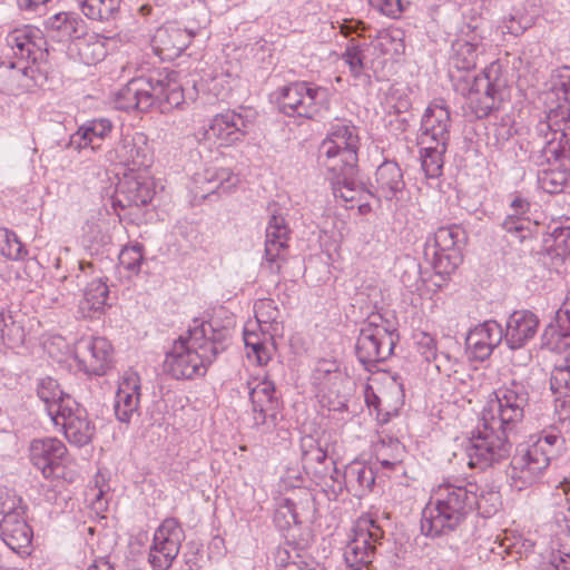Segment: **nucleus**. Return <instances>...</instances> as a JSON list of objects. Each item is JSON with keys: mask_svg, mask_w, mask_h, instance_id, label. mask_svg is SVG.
Instances as JSON below:
<instances>
[{"mask_svg": "<svg viewBox=\"0 0 570 570\" xmlns=\"http://www.w3.org/2000/svg\"><path fill=\"white\" fill-rule=\"evenodd\" d=\"M538 316L527 309L514 311L507 320L503 340L511 350L525 346L537 334Z\"/></svg>", "mask_w": 570, "mask_h": 570, "instance_id": "31", "label": "nucleus"}, {"mask_svg": "<svg viewBox=\"0 0 570 570\" xmlns=\"http://www.w3.org/2000/svg\"><path fill=\"white\" fill-rule=\"evenodd\" d=\"M274 520L276 525L282 530H291L293 527L303 523L298 505L291 499H284L279 503Z\"/></svg>", "mask_w": 570, "mask_h": 570, "instance_id": "50", "label": "nucleus"}, {"mask_svg": "<svg viewBox=\"0 0 570 570\" xmlns=\"http://www.w3.org/2000/svg\"><path fill=\"white\" fill-rule=\"evenodd\" d=\"M503 341V327L497 321L489 320L478 324L466 336V346L472 357L484 361Z\"/></svg>", "mask_w": 570, "mask_h": 570, "instance_id": "30", "label": "nucleus"}, {"mask_svg": "<svg viewBox=\"0 0 570 570\" xmlns=\"http://www.w3.org/2000/svg\"><path fill=\"white\" fill-rule=\"evenodd\" d=\"M377 468L363 461H352L344 470L343 479L345 488L355 497H363L372 491L376 479Z\"/></svg>", "mask_w": 570, "mask_h": 570, "instance_id": "37", "label": "nucleus"}, {"mask_svg": "<svg viewBox=\"0 0 570 570\" xmlns=\"http://www.w3.org/2000/svg\"><path fill=\"white\" fill-rule=\"evenodd\" d=\"M531 204L521 195H514L510 202L507 216L501 223L504 232L520 243L531 238L537 223L529 217Z\"/></svg>", "mask_w": 570, "mask_h": 570, "instance_id": "32", "label": "nucleus"}, {"mask_svg": "<svg viewBox=\"0 0 570 570\" xmlns=\"http://www.w3.org/2000/svg\"><path fill=\"white\" fill-rule=\"evenodd\" d=\"M550 385L554 393H570V352L552 370Z\"/></svg>", "mask_w": 570, "mask_h": 570, "instance_id": "53", "label": "nucleus"}, {"mask_svg": "<svg viewBox=\"0 0 570 570\" xmlns=\"http://www.w3.org/2000/svg\"><path fill=\"white\" fill-rule=\"evenodd\" d=\"M153 184L141 176L126 177L119 181L112 205L121 209L128 207H141L151 202L154 197Z\"/></svg>", "mask_w": 570, "mask_h": 570, "instance_id": "33", "label": "nucleus"}, {"mask_svg": "<svg viewBox=\"0 0 570 570\" xmlns=\"http://www.w3.org/2000/svg\"><path fill=\"white\" fill-rule=\"evenodd\" d=\"M529 27L530 20L527 17L512 14L504 17L501 24L502 32L513 36L522 35Z\"/></svg>", "mask_w": 570, "mask_h": 570, "instance_id": "60", "label": "nucleus"}, {"mask_svg": "<svg viewBox=\"0 0 570 570\" xmlns=\"http://www.w3.org/2000/svg\"><path fill=\"white\" fill-rule=\"evenodd\" d=\"M549 167L538 171V185L548 194H560L570 190V165L561 159H551Z\"/></svg>", "mask_w": 570, "mask_h": 570, "instance_id": "38", "label": "nucleus"}, {"mask_svg": "<svg viewBox=\"0 0 570 570\" xmlns=\"http://www.w3.org/2000/svg\"><path fill=\"white\" fill-rule=\"evenodd\" d=\"M82 13L92 20H109L120 8L121 0H78Z\"/></svg>", "mask_w": 570, "mask_h": 570, "instance_id": "47", "label": "nucleus"}, {"mask_svg": "<svg viewBox=\"0 0 570 570\" xmlns=\"http://www.w3.org/2000/svg\"><path fill=\"white\" fill-rule=\"evenodd\" d=\"M404 446L397 439L382 438L374 445V458L381 469L394 470L403 460Z\"/></svg>", "mask_w": 570, "mask_h": 570, "instance_id": "43", "label": "nucleus"}, {"mask_svg": "<svg viewBox=\"0 0 570 570\" xmlns=\"http://www.w3.org/2000/svg\"><path fill=\"white\" fill-rule=\"evenodd\" d=\"M273 97L287 117L314 119L330 107V89L311 81H293L277 88Z\"/></svg>", "mask_w": 570, "mask_h": 570, "instance_id": "9", "label": "nucleus"}, {"mask_svg": "<svg viewBox=\"0 0 570 570\" xmlns=\"http://www.w3.org/2000/svg\"><path fill=\"white\" fill-rule=\"evenodd\" d=\"M361 147L360 130L352 120L335 118L327 127L318 147V160L327 171L357 167Z\"/></svg>", "mask_w": 570, "mask_h": 570, "instance_id": "6", "label": "nucleus"}, {"mask_svg": "<svg viewBox=\"0 0 570 570\" xmlns=\"http://www.w3.org/2000/svg\"><path fill=\"white\" fill-rule=\"evenodd\" d=\"M475 501L473 511L478 510L479 514L483 518L492 517L501 505L500 493L493 488L479 489L475 484Z\"/></svg>", "mask_w": 570, "mask_h": 570, "instance_id": "49", "label": "nucleus"}, {"mask_svg": "<svg viewBox=\"0 0 570 570\" xmlns=\"http://www.w3.org/2000/svg\"><path fill=\"white\" fill-rule=\"evenodd\" d=\"M230 342V330L216 322L194 320L186 335H180L166 353L164 371L175 380L204 376L208 366Z\"/></svg>", "mask_w": 570, "mask_h": 570, "instance_id": "1", "label": "nucleus"}, {"mask_svg": "<svg viewBox=\"0 0 570 570\" xmlns=\"http://www.w3.org/2000/svg\"><path fill=\"white\" fill-rule=\"evenodd\" d=\"M475 483L444 478L430 492L421 512V533L430 539L449 538L456 533L473 512Z\"/></svg>", "mask_w": 570, "mask_h": 570, "instance_id": "2", "label": "nucleus"}, {"mask_svg": "<svg viewBox=\"0 0 570 570\" xmlns=\"http://www.w3.org/2000/svg\"><path fill=\"white\" fill-rule=\"evenodd\" d=\"M528 403L527 384L511 380L489 395L480 417L482 421L495 424V428L514 432L524 417Z\"/></svg>", "mask_w": 570, "mask_h": 570, "instance_id": "8", "label": "nucleus"}, {"mask_svg": "<svg viewBox=\"0 0 570 570\" xmlns=\"http://www.w3.org/2000/svg\"><path fill=\"white\" fill-rule=\"evenodd\" d=\"M253 406L254 426L262 432L272 431L281 410V400L273 381L264 379L257 382L249 392Z\"/></svg>", "mask_w": 570, "mask_h": 570, "instance_id": "21", "label": "nucleus"}, {"mask_svg": "<svg viewBox=\"0 0 570 570\" xmlns=\"http://www.w3.org/2000/svg\"><path fill=\"white\" fill-rule=\"evenodd\" d=\"M375 191L373 196L387 202L399 200L404 193L403 171L394 160H385L375 171Z\"/></svg>", "mask_w": 570, "mask_h": 570, "instance_id": "35", "label": "nucleus"}, {"mask_svg": "<svg viewBox=\"0 0 570 570\" xmlns=\"http://www.w3.org/2000/svg\"><path fill=\"white\" fill-rule=\"evenodd\" d=\"M153 159L154 154L147 136L138 131L124 135L106 154L107 161L121 165L130 171L148 168Z\"/></svg>", "mask_w": 570, "mask_h": 570, "instance_id": "19", "label": "nucleus"}, {"mask_svg": "<svg viewBox=\"0 0 570 570\" xmlns=\"http://www.w3.org/2000/svg\"><path fill=\"white\" fill-rule=\"evenodd\" d=\"M0 252L12 261L22 259L28 254L17 234L8 228H0Z\"/></svg>", "mask_w": 570, "mask_h": 570, "instance_id": "51", "label": "nucleus"}, {"mask_svg": "<svg viewBox=\"0 0 570 570\" xmlns=\"http://www.w3.org/2000/svg\"><path fill=\"white\" fill-rule=\"evenodd\" d=\"M291 229L282 213H272L265 230V263L272 273H278L289 254Z\"/></svg>", "mask_w": 570, "mask_h": 570, "instance_id": "22", "label": "nucleus"}, {"mask_svg": "<svg viewBox=\"0 0 570 570\" xmlns=\"http://www.w3.org/2000/svg\"><path fill=\"white\" fill-rule=\"evenodd\" d=\"M358 166L351 169L343 168L337 171H328V180L333 195L341 199L346 207L353 208L356 203L373 196L358 180Z\"/></svg>", "mask_w": 570, "mask_h": 570, "instance_id": "29", "label": "nucleus"}, {"mask_svg": "<svg viewBox=\"0 0 570 570\" xmlns=\"http://www.w3.org/2000/svg\"><path fill=\"white\" fill-rule=\"evenodd\" d=\"M140 377L135 372H126L119 381L116 392L114 411L121 423H130L134 415L139 414Z\"/></svg>", "mask_w": 570, "mask_h": 570, "instance_id": "28", "label": "nucleus"}, {"mask_svg": "<svg viewBox=\"0 0 570 570\" xmlns=\"http://www.w3.org/2000/svg\"><path fill=\"white\" fill-rule=\"evenodd\" d=\"M450 127L449 109L442 102H431L422 116L420 144L449 145Z\"/></svg>", "mask_w": 570, "mask_h": 570, "instance_id": "27", "label": "nucleus"}, {"mask_svg": "<svg viewBox=\"0 0 570 570\" xmlns=\"http://www.w3.org/2000/svg\"><path fill=\"white\" fill-rule=\"evenodd\" d=\"M511 431L495 428V424L479 420L466 448L468 465L485 470L507 460L511 455Z\"/></svg>", "mask_w": 570, "mask_h": 570, "instance_id": "10", "label": "nucleus"}, {"mask_svg": "<svg viewBox=\"0 0 570 570\" xmlns=\"http://www.w3.org/2000/svg\"><path fill=\"white\" fill-rule=\"evenodd\" d=\"M177 556V553L153 543L149 549L148 563L153 570H168Z\"/></svg>", "mask_w": 570, "mask_h": 570, "instance_id": "56", "label": "nucleus"}, {"mask_svg": "<svg viewBox=\"0 0 570 570\" xmlns=\"http://www.w3.org/2000/svg\"><path fill=\"white\" fill-rule=\"evenodd\" d=\"M67 448L57 438H40L31 441L29 458L45 478H50L67 460Z\"/></svg>", "mask_w": 570, "mask_h": 570, "instance_id": "24", "label": "nucleus"}, {"mask_svg": "<svg viewBox=\"0 0 570 570\" xmlns=\"http://www.w3.org/2000/svg\"><path fill=\"white\" fill-rule=\"evenodd\" d=\"M46 29L57 41L77 40L85 29L83 20L73 12H59L46 20Z\"/></svg>", "mask_w": 570, "mask_h": 570, "instance_id": "39", "label": "nucleus"}, {"mask_svg": "<svg viewBox=\"0 0 570 570\" xmlns=\"http://www.w3.org/2000/svg\"><path fill=\"white\" fill-rule=\"evenodd\" d=\"M383 538L384 531L374 520L360 518L343 549L346 567L351 570L368 568L376 557L377 548L383 543Z\"/></svg>", "mask_w": 570, "mask_h": 570, "instance_id": "13", "label": "nucleus"}, {"mask_svg": "<svg viewBox=\"0 0 570 570\" xmlns=\"http://www.w3.org/2000/svg\"><path fill=\"white\" fill-rule=\"evenodd\" d=\"M397 342L396 330L390 328L381 315H372L360 330L355 354L364 368L372 372L377 363L384 362L393 354Z\"/></svg>", "mask_w": 570, "mask_h": 570, "instance_id": "11", "label": "nucleus"}, {"mask_svg": "<svg viewBox=\"0 0 570 570\" xmlns=\"http://www.w3.org/2000/svg\"><path fill=\"white\" fill-rule=\"evenodd\" d=\"M108 295V285L101 278L92 279L83 291V297L78 305V313L83 318L97 317L104 312Z\"/></svg>", "mask_w": 570, "mask_h": 570, "instance_id": "40", "label": "nucleus"}, {"mask_svg": "<svg viewBox=\"0 0 570 570\" xmlns=\"http://www.w3.org/2000/svg\"><path fill=\"white\" fill-rule=\"evenodd\" d=\"M549 466L548 456L530 444H519L507 469L511 488L521 491L535 483Z\"/></svg>", "mask_w": 570, "mask_h": 570, "instance_id": "16", "label": "nucleus"}, {"mask_svg": "<svg viewBox=\"0 0 570 570\" xmlns=\"http://www.w3.org/2000/svg\"><path fill=\"white\" fill-rule=\"evenodd\" d=\"M417 348L420 354L429 363L432 362L433 357H435L436 353L439 352L436 340L428 333L420 334L417 340Z\"/></svg>", "mask_w": 570, "mask_h": 570, "instance_id": "64", "label": "nucleus"}, {"mask_svg": "<svg viewBox=\"0 0 570 570\" xmlns=\"http://www.w3.org/2000/svg\"><path fill=\"white\" fill-rule=\"evenodd\" d=\"M255 321L247 322L243 340L248 358L266 365L275 352L274 335L278 332L281 312L272 298H261L254 304Z\"/></svg>", "mask_w": 570, "mask_h": 570, "instance_id": "7", "label": "nucleus"}, {"mask_svg": "<svg viewBox=\"0 0 570 570\" xmlns=\"http://www.w3.org/2000/svg\"><path fill=\"white\" fill-rule=\"evenodd\" d=\"M484 22V19L476 13L471 16L469 21H463L459 36L452 43L450 65L453 68L460 71H470L475 68L478 58L483 51Z\"/></svg>", "mask_w": 570, "mask_h": 570, "instance_id": "14", "label": "nucleus"}, {"mask_svg": "<svg viewBox=\"0 0 570 570\" xmlns=\"http://www.w3.org/2000/svg\"><path fill=\"white\" fill-rule=\"evenodd\" d=\"M466 239L464 228L458 224L439 227L424 245V258L441 276L451 275L462 263L461 246Z\"/></svg>", "mask_w": 570, "mask_h": 570, "instance_id": "12", "label": "nucleus"}, {"mask_svg": "<svg viewBox=\"0 0 570 570\" xmlns=\"http://www.w3.org/2000/svg\"><path fill=\"white\" fill-rule=\"evenodd\" d=\"M57 411L51 421L71 445L82 448L91 442L96 428L82 405L75 399H67Z\"/></svg>", "mask_w": 570, "mask_h": 570, "instance_id": "15", "label": "nucleus"}, {"mask_svg": "<svg viewBox=\"0 0 570 570\" xmlns=\"http://www.w3.org/2000/svg\"><path fill=\"white\" fill-rule=\"evenodd\" d=\"M368 3L386 17L396 18L402 12L401 0H368Z\"/></svg>", "mask_w": 570, "mask_h": 570, "instance_id": "63", "label": "nucleus"}, {"mask_svg": "<svg viewBox=\"0 0 570 570\" xmlns=\"http://www.w3.org/2000/svg\"><path fill=\"white\" fill-rule=\"evenodd\" d=\"M563 440L553 433L539 438L534 443L530 444L533 449L541 450L543 456H548V463L554 454V448Z\"/></svg>", "mask_w": 570, "mask_h": 570, "instance_id": "62", "label": "nucleus"}, {"mask_svg": "<svg viewBox=\"0 0 570 570\" xmlns=\"http://www.w3.org/2000/svg\"><path fill=\"white\" fill-rule=\"evenodd\" d=\"M109 39L101 35L91 32L82 33L73 46L79 59L87 66L96 65L102 61L107 56V42Z\"/></svg>", "mask_w": 570, "mask_h": 570, "instance_id": "41", "label": "nucleus"}, {"mask_svg": "<svg viewBox=\"0 0 570 570\" xmlns=\"http://www.w3.org/2000/svg\"><path fill=\"white\" fill-rule=\"evenodd\" d=\"M142 259L144 245L140 243L125 246L119 254V264L132 274L139 273Z\"/></svg>", "mask_w": 570, "mask_h": 570, "instance_id": "54", "label": "nucleus"}, {"mask_svg": "<svg viewBox=\"0 0 570 570\" xmlns=\"http://www.w3.org/2000/svg\"><path fill=\"white\" fill-rule=\"evenodd\" d=\"M297 560L292 559L286 548H278L275 554L276 563L279 570H324L314 560L306 561L296 554Z\"/></svg>", "mask_w": 570, "mask_h": 570, "instance_id": "52", "label": "nucleus"}, {"mask_svg": "<svg viewBox=\"0 0 570 570\" xmlns=\"http://www.w3.org/2000/svg\"><path fill=\"white\" fill-rule=\"evenodd\" d=\"M184 540L185 532L178 520L167 518L156 529L153 543L178 554Z\"/></svg>", "mask_w": 570, "mask_h": 570, "instance_id": "42", "label": "nucleus"}, {"mask_svg": "<svg viewBox=\"0 0 570 570\" xmlns=\"http://www.w3.org/2000/svg\"><path fill=\"white\" fill-rule=\"evenodd\" d=\"M421 168L426 178H439L442 175L444 165V154L448 145L441 144H420Z\"/></svg>", "mask_w": 570, "mask_h": 570, "instance_id": "45", "label": "nucleus"}, {"mask_svg": "<svg viewBox=\"0 0 570 570\" xmlns=\"http://www.w3.org/2000/svg\"><path fill=\"white\" fill-rule=\"evenodd\" d=\"M432 362L440 374H444L449 377L453 375L454 380L464 382L463 377H456L459 373L458 366L461 365V363L458 357L453 356L449 351H439Z\"/></svg>", "mask_w": 570, "mask_h": 570, "instance_id": "55", "label": "nucleus"}, {"mask_svg": "<svg viewBox=\"0 0 570 570\" xmlns=\"http://www.w3.org/2000/svg\"><path fill=\"white\" fill-rule=\"evenodd\" d=\"M37 395L45 403V409L52 419L58 414V406L62 405L67 399H73L70 394L65 393L58 382L52 377L40 379L37 384Z\"/></svg>", "mask_w": 570, "mask_h": 570, "instance_id": "44", "label": "nucleus"}, {"mask_svg": "<svg viewBox=\"0 0 570 570\" xmlns=\"http://www.w3.org/2000/svg\"><path fill=\"white\" fill-rule=\"evenodd\" d=\"M112 129L114 124L108 118L99 117L89 119L79 126L77 131L69 137L66 147L78 151L87 148L97 151L101 146V141L110 136Z\"/></svg>", "mask_w": 570, "mask_h": 570, "instance_id": "34", "label": "nucleus"}, {"mask_svg": "<svg viewBox=\"0 0 570 570\" xmlns=\"http://www.w3.org/2000/svg\"><path fill=\"white\" fill-rule=\"evenodd\" d=\"M540 570H570V547L552 551Z\"/></svg>", "mask_w": 570, "mask_h": 570, "instance_id": "59", "label": "nucleus"}, {"mask_svg": "<svg viewBox=\"0 0 570 570\" xmlns=\"http://www.w3.org/2000/svg\"><path fill=\"white\" fill-rule=\"evenodd\" d=\"M302 449L303 459L306 462H315L322 464L327 459V452L312 438L303 440Z\"/></svg>", "mask_w": 570, "mask_h": 570, "instance_id": "58", "label": "nucleus"}, {"mask_svg": "<svg viewBox=\"0 0 570 570\" xmlns=\"http://www.w3.org/2000/svg\"><path fill=\"white\" fill-rule=\"evenodd\" d=\"M26 511L9 513L0 521V537L4 544L20 556H29L33 532L26 520Z\"/></svg>", "mask_w": 570, "mask_h": 570, "instance_id": "26", "label": "nucleus"}, {"mask_svg": "<svg viewBox=\"0 0 570 570\" xmlns=\"http://www.w3.org/2000/svg\"><path fill=\"white\" fill-rule=\"evenodd\" d=\"M505 80L500 75V65L491 63L482 73L474 77L469 100L470 108L476 118H484L498 108L497 100L501 99V91Z\"/></svg>", "mask_w": 570, "mask_h": 570, "instance_id": "17", "label": "nucleus"}, {"mask_svg": "<svg viewBox=\"0 0 570 570\" xmlns=\"http://www.w3.org/2000/svg\"><path fill=\"white\" fill-rule=\"evenodd\" d=\"M542 347L561 353L567 350L570 352V328L552 321L543 331Z\"/></svg>", "mask_w": 570, "mask_h": 570, "instance_id": "46", "label": "nucleus"}, {"mask_svg": "<svg viewBox=\"0 0 570 570\" xmlns=\"http://www.w3.org/2000/svg\"><path fill=\"white\" fill-rule=\"evenodd\" d=\"M544 102L546 120L537 126L544 142L530 158L539 167L550 164L551 159H561L570 165V68H566L564 73L552 82Z\"/></svg>", "mask_w": 570, "mask_h": 570, "instance_id": "3", "label": "nucleus"}, {"mask_svg": "<svg viewBox=\"0 0 570 570\" xmlns=\"http://www.w3.org/2000/svg\"><path fill=\"white\" fill-rule=\"evenodd\" d=\"M238 183V175L229 168L209 166L194 175L191 189L196 196L207 198L213 194L232 193Z\"/></svg>", "mask_w": 570, "mask_h": 570, "instance_id": "25", "label": "nucleus"}, {"mask_svg": "<svg viewBox=\"0 0 570 570\" xmlns=\"http://www.w3.org/2000/svg\"><path fill=\"white\" fill-rule=\"evenodd\" d=\"M27 509L22 499L14 491L0 487V514L17 513L18 510Z\"/></svg>", "mask_w": 570, "mask_h": 570, "instance_id": "57", "label": "nucleus"}, {"mask_svg": "<svg viewBox=\"0 0 570 570\" xmlns=\"http://www.w3.org/2000/svg\"><path fill=\"white\" fill-rule=\"evenodd\" d=\"M184 102V91L179 83L160 73L132 78L115 95V107L124 111L145 112L157 106L167 112Z\"/></svg>", "mask_w": 570, "mask_h": 570, "instance_id": "4", "label": "nucleus"}, {"mask_svg": "<svg viewBox=\"0 0 570 570\" xmlns=\"http://www.w3.org/2000/svg\"><path fill=\"white\" fill-rule=\"evenodd\" d=\"M364 45L352 38L347 41L341 59L348 67L350 73L355 79L364 75L365 49Z\"/></svg>", "mask_w": 570, "mask_h": 570, "instance_id": "48", "label": "nucleus"}, {"mask_svg": "<svg viewBox=\"0 0 570 570\" xmlns=\"http://www.w3.org/2000/svg\"><path fill=\"white\" fill-rule=\"evenodd\" d=\"M195 35L196 31L193 29L183 28L176 22H168L155 31L151 47L163 60H173L187 49Z\"/></svg>", "mask_w": 570, "mask_h": 570, "instance_id": "23", "label": "nucleus"}, {"mask_svg": "<svg viewBox=\"0 0 570 570\" xmlns=\"http://www.w3.org/2000/svg\"><path fill=\"white\" fill-rule=\"evenodd\" d=\"M254 120L255 112L252 109L240 107L239 110H227L212 119L205 137L218 146L232 145L245 137Z\"/></svg>", "mask_w": 570, "mask_h": 570, "instance_id": "18", "label": "nucleus"}, {"mask_svg": "<svg viewBox=\"0 0 570 570\" xmlns=\"http://www.w3.org/2000/svg\"><path fill=\"white\" fill-rule=\"evenodd\" d=\"M75 358L80 368L90 375H105L111 366L112 346L100 336H82L75 344Z\"/></svg>", "mask_w": 570, "mask_h": 570, "instance_id": "20", "label": "nucleus"}, {"mask_svg": "<svg viewBox=\"0 0 570 570\" xmlns=\"http://www.w3.org/2000/svg\"><path fill=\"white\" fill-rule=\"evenodd\" d=\"M6 43L10 50L9 55L16 60L1 68L11 70V78L19 81L22 87L31 86L29 82H22V79L37 85L38 79L47 72L45 66L49 55L42 30L29 24L16 28L6 36Z\"/></svg>", "mask_w": 570, "mask_h": 570, "instance_id": "5", "label": "nucleus"}, {"mask_svg": "<svg viewBox=\"0 0 570 570\" xmlns=\"http://www.w3.org/2000/svg\"><path fill=\"white\" fill-rule=\"evenodd\" d=\"M377 46L384 53L393 51L400 53L403 48L402 39L399 32L384 31L379 36Z\"/></svg>", "mask_w": 570, "mask_h": 570, "instance_id": "61", "label": "nucleus"}, {"mask_svg": "<svg viewBox=\"0 0 570 570\" xmlns=\"http://www.w3.org/2000/svg\"><path fill=\"white\" fill-rule=\"evenodd\" d=\"M549 229L543 238V249L551 263L558 266L570 255V217L549 226Z\"/></svg>", "mask_w": 570, "mask_h": 570, "instance_id": "36", "label": "nucleus"}]
</instances>
